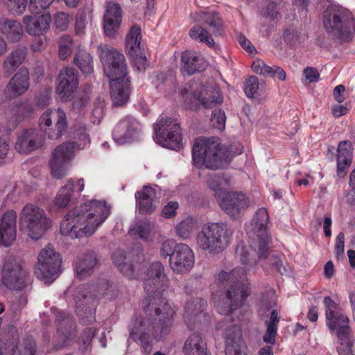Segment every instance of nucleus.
<instances>
[{
  "instance_id": "46",
  "label": "nucleus",
  "mask_w": 355,
  "mask_h": 355,
  "mask_svg": "<svg viewBox=\"0 0 355 355\" xmlns=\"http://www.w3.org/2000/svg\"><path fill=\"white\" fill-rule=\"evenodd\" d=\"M153 83L157 89L162 90L165 93L175 87L174 78L171 73H157L153 78Z\"/></svg>"
},
{
  "instance_id": "50",
  "label": "nucleus",
  "mask_w": 355,
  "mask_h": 355,
  "mask_svg": "<svg viewBox=\"0 0 355 355\" xmlns=\"http://www.w3.org/2000/svg\"><path fill=\"white\" fill-rule=\"evenodd\" d=\"M339 345L337 351L339 355H354L353 346L354 338L352 333L343 337H337Z\"/></svg>"
},
{
  "instance_id": "38",
  "label": "nucleus",
  "mask_w": 355,
  "mask_h": 355,
  "mask_svg": "<svg viewBox=\"0 0 355 355\" xmlns=\"http://www.w3.org/2000/svg\"><path fill=\"white\" fill-rule=\"evenodd\" d=\"M189 35L192 40L205 43L215 51L219 50V46L214 42L211 33H209L208 30L202 26H193L191 28Z\"/></svg>"
},
{
  "instance_id": "60",
  "label": "nucleus",
  "mask_w": 355,
  "mask_h": 355,
  "mask_svg": "<svg viewBox=\"0 0 355 355\" xmlns=\"http://www.w3.org/2000/svg\"><path fill=\"white\" fill-rule=\"evenodd\" d=\"M132 58L133 67L139 71H144L147 67L148 63L146 55L143 53H137L135 55L131 56Z\"/></svg>"
},
{
  "instance_id": "11",
  "label": "nucleus",
  "mask_w": 355,
  "mask_h": 355,
  "mask_svg": "<svg viewBox=\"0 0 355 355\" xmlns=\"http://www.w3.org/2000/svg\"><path fill=\"white\" fill-rule=\"evenodd\" d=\"M154 140L164 147L178 150L182 141L179 123L174 119L161 115L154 125Z\"/></svg>"
},
{
  "instance_id": "20",
  "label": "nucleus",
  "mask_w": 355,
  "mask_h": 355,
  "mask_svg": "<svg viewBox=\"0 0 355 355\" xmlns=\"http://www.w3.org/2000/svg\"><path fill=\"white\" fill-rule=\"evenodd\" d=\"M55 122V131L48 132L49 137L51 139H58L61 137L67 128V121L65 112L61 110H49L42 114L39 121V125L41 130H46L52 124V120Z\"/></svg>"
},
{
  "instance_id": "42",
  "label": "nucleus",
  "mask_w": 355,
  "mask_h": 355,
  "mask_svg": "<svg viewBox=\"0 0 355 355\" xmlns=\"http://www.w3.org/2000/svg\"><path fill=\"white\" fill-rule=\"evenodd\" d=\"M32 112L33 107L27 102H21L13 107L11 110L12 117L9 121L10 128H15L18 123L28 117Z\"/></svg>"
},
{
  "instance_id": "26",
  "label": "nucleus",
  "mask_w": 355,
  "mask_h": 355,
  "mask_svg": "<svg viewBox=\"0 0 355 355\" xmlns=\"http://www.w3.org/2000/svg\"><path fill=\"white\" fill-rule=\"evenodd\" d=\"M225 343L226 355H248L241 339V332L236 325H232L226 330Z\"/></svg>"
},
{
  "instance_id": "24",
  "label": "nucleus",
  "mask_w": 355,
  "mask_h": 355,
  "mask_svg": "<svg viewBox=\"0 0 355 355\" xmlns=\"http://www.w3.org/2000/svg\"><path fill=\"white\" fill-rule=\"evenodd\" d=\"M17 213L13 210L5 212L0 217V243L10 246L16 239Z\"/></svg>"
},
{
  "instance_id": "61",
  "label": "nucleus",
  "mask_w": 355,
  "mask_h": 355,
  "mask_svg": "<svg viewBox=\"0 0 355 355\" xmlns=\"http://www.w3.org/2000/svg\"><path fill=\"white\" fill-rule=\"evenodd\" d=\"M135 198L136 199H141L144 198V199L154 202L156 198V192L152 187H144L142 190L135 193Z\"/></svg>"
},
{
  "instance_id": "55",
  "label": "nucleus",
  "mask_w": 355,
  "mask_h": 355,
  "mask_svg": "<svg viewBox=\"0 0 355 355\" xmlns=\"http://www.w3.org/2000/svg\"><path fill=\"white\" fill-rule=\"evenodd\" d=\"M54 0H30L28 10L31 13L41 12L48 8Z\"/></svg>"
},
{
  "instance_id": "51",
  "label": "nucleus",
  "mask_w": 355,
  "mask_h": 355,
  "mask_svg": "<svg viewBox=\"0 0 355 355\" xmlns=\"http://www.w3.org/2000/svg\"><path fill=\"white\" fill-rule=\"evenodd\" d=\"M104 115V100L98 96L93 103L92 110V123H99Z\"/></svg>"
},
{
  "instance_id": "29",
  "label": "nucleus",
  "mask_w": 355,
  "mask_h": 355,
  "mask_svg": "<svg viewBox=\"0 0 355 355\" xmlns=\"http://www.w3.org/2000/svg\"><path fill=\"white\" fill-rule=\"evenodd\" d=\"M181 61L182 62V72L189 76L196 72H200L205 67V61L203 58L195 52L186 51L182 53Z\"/></svg>"
},
{
  "instance_id": "27",
  "label": "nucleus",
  "mask_w": 355,
  "mask_h": 355,
  "mask_svg": "<svg viewBox=\"0 0 355 355\" xmlns=\"http://www.w3.org/2000/svg\"><path fill=\"white\" fill-rule=\"evenodd\" d=\"M121 22V8L119 4L110 1L104 15L103 28L105 34L112 37L118 31Z\"/></svg>"
},
{
  "instance_id": "44",
  "label": "nucleus",
  "mask_w": 355,
  "mask_h": 355,
  "mask_svg": "<svg viewBox=\"0 0 355 355\" xmlns=\"http://www.w3.org/2000/svg\"><path fill=\"white\" fill-rule=\"evenodd\" d=\"M74 64L80 69L85 76L93 72V60L90 53L83 49H78L76 53Z\"/></svg>"
},
{
  "instance_id": "12",
  "label": "nucleus",
  "mask_w": 355,
  "mask_h": 355,
  "mask_svg": "<svg viewBox=\"0 0 355 355\" xmlns=\"http://www.w3.org/2000/svg\"><path fill=\"white\" fill-rule=\"evenodd\" d=\"M326 325L331 333L337 337H343L352 333L349 319L345 311L340 309L330 297L324 298Z\"/></svg>"
},
{
  "instance_id": "1",
  "label": "nucleus",
  "mask_w": 355,
  "mask_h": 355,
  "mask_svg": "<svg viewBox=\"0 0 355 355\" xmlns=\"http://www.w3.org/2000/svg\"><path fill=\"white\" fill-rule=\"evenodd\" d=\"M168 284L163 265L159 261L152 263L144 282L147 293L143 300L145 315L132 318L128 326L129 338L146 351L150 349L153 338L160 340L171 331L176 307L163 296Z\"/></svg>"
},
{
  "instance_id": "58",
  "label": "nucleus",
  "mask_w": 355,
  "mask_h": 355,
  "mask_svg": "<svg viewBox=\"0 0 355 355\" xmlns=\"http://www.w3.org/2000/svg\"><path fill=\"white\" fill-rule=\"evenodd\" d=\"M91 92V87L87 85L85 89V94L83 96L76 98L73 102V107L74 110L80 111L81 109L85 107L88 103L89 98V94Z\"/></svg>"
},
{
  "instance_id": "21",
  "label": "nucleus",
  "mask_w": 355,
  "mask_h": 355,
  "mask_svg": "<svg viewBox=\"0 0 355 355\" xmlns=\"http://www.w3.org/2000/svg\"><path fill=\"white\" fill-rule=\"evenodd\" d=\"M58 80L57 94L62 101H69L78 87L77 71L72 67H65L60 71Z\"/></svg>"
},
{
  "instance_id": "6",
  "label": "nucleus",
  "mask_w": 355,
  "mask_h": 355,
  "mask_svg": "<svg viewBox=\"0 0 355 355\" xmlns=\"http://www.w3.org/2000/svg\"><path fill=\"white\" fill-rule=\"evenodd\" d=\"M223 156L218 138L200 137L196 139L192 149V157L196 167L205 166L207 168L216 170L221 166Z\"/></svg>"
},
{
  "instance_id": "31",
  "label": "nucleus",
  "mask_w": 355,
  "mask_h": 355,
  "mask_svg": "<svg viewBox=\"0 0 355 355\" xmlns=\"http://www.w3.org/2000/svg\"><path fill=\"white\" fill-rule=\"evenodd\" d=\"M110 83V96L115 106L125 104L129 99V78L112 80Z\"/></svg>"
},
{
  "instance_id": "13",
  "label": "nucleus",
  "mask_w": 355,
  "mask_h": 355,
  "mask_svg": "<svg viewBox=\"0 0 355 355\" xmlns=\"http://www.w3.org/2000/svg\"><path fill=\"white\" fill-rule=\"evenodd\" d=\"M28 272L23 261L11 257L5 263L3 270V283L10 290L21 291L28 284Z\"/></svg>"
},
{
  "instance_id": "4",
  "label": "nucleus",
  "mask_w": 355,
  "mask_h": 355,
  "mask_svg": "<svg viewBox=\"0 0 355 355\" xmlns=\"http://www.w3.org/2000/svg\"><path fill=\"white\" fill-rule=\"evenodd\" d=\"M322 22L327 33L341 42H349L355 35V19L352 13L339 5L327 8Z\"/></svg>"
},
{
  "instance_id": "54",
  "label": "nucleus",
  "mask_w": 355,
  "mask_h": 355,
  "mask_svg": "<svg viewBox=\"0 0 355 355\" xmlns=\"http://www.w3.org/2000/svg\"><path fill=\"white\" fill-rule=\"evenodd\" d=\"M211 121L215 128L220 130H224L226 121L225 112L220 109L214 110L211 114Z\"/></svg>"
},
{
  "instance_id": "23",
  "label": "nucleus",
  "mask_w": 355,
  "mask_h": 355,
  "mask_svg": "<svg viewBox=\"0 0 355 355\" xmlns=\"http://www.w3.org/2000/svg\"><path fill=\"white\" fill-rule=\"evenodd\" d=\"M23 17V23L26 33L31 36H40L45 34L50 28L51 16L41 12L32 13Z\"/></svg>"
},
{
  "instance_id": "57",
  "label": "nucleus",
  "mask_w": 355,
  "mask_h": 355,
  "mask_svg": "<svg viewBox=\"0 0 355 355\" xmlns=\"http://www.w3.org/2000/svg\"><path fill=\"white\" fill-rule=\"evenodd\" d=\"M70 21L69 16L64 12H57L54 17L55 27L60 31H64Z\"/></svg>"
},
{
  "instance_id": "3",
  "label": "nucleus",
  "mask_w": 355,
  "mask_h": 355,
  "mask_svg": "<svg viewBox=\"0 0 355 355\" xmlns=\"http://www.w3.org/2000/svg\"><path fill=\"white\" fill-rule=\"evenodd\" d=\"M236 253L240 256L242 264L247 268L236 267L230 272H221L218 274L219 282L223 284L225 282H230L231 284L225 297L218 300L216 304L217 311L221 315H230L241 307L250 295V283L245 279V275L247 270H250V266L256 264V261H250V254L243 246H238Z\"/></svg>"
},
{
  "instance_id": "10",
  "label": "nucleus",
  "mask_w": 355,
  "mask_h": 355,
  "mask_svg": "<svg viewBox=\"0 0 355 355\" xmlns=\"http://www.w3.org/2000/svg\"><path fill=\"white\" fill-rule=\"evenodd\" d=\"M98 53L104 73L110 81L128 78L127 64L123 53L107 45H100Z\"/></svg>"
},
{
  "instance_id": "45",
  "label": "nucleus",
  "mask_w": 355,
  "mask_h": 355,
  "mask_svg": "<svg viewBox=\"0 0 355 355\" xmlns=\"http://www.w3.org/2000/svg\"><path fill=\"white\" fill-rule=\"evenodd\" d=\"M352 153L353 146L350 141H340L338 146L337 163L351 166Z\"/></svg>"
},
{
  "instance_id": "59",
  "label": "nucleus",
  "mask_w": 355,
  "mask_h": 355,
  "mask_svg": "<svg viewBox=\"0 0 355 355\" xmlns=\"http://www.w3.org/2000/svg\"><path fill=\"white\" fill-rule=\"evenodd\" d=\"M95 334L94 329L87 327L84 329L79 338V343L87 348L91 343Z\"/></svg>"
},
{
  "instance_id": "17",
  "label": "nucleus",
  "mask_w": 355,
  "mask_h": 355,
  "mask_svg": "<svg viewBox=\"0 0 355 355\" xmlns=\"http://www.w3.org/2000/svg\"><path fill=\"white\" fill-rule=\"evenodd\" d=\"M141 125L133 116H126L116 123L112 132L114 140L119 144L130 143L140 135Z\"/></svg>"
},
{
  "instance_id": "5",
  "label": "nucleus",
  "mask_w": 355,
  "mask_h": 355,
  "mask_svg": "<svg viewBox=\"0 0 355 355\" xmlns=\"http://www.w3.org/2000/svg\"><path fill=\"white\" fill-rule=\"evenodd\" d=\"M233 231L223 223H211L202 226L197 236L198 246L216 254L222 252L229 245Z\"/></svg>"
},
{
  "instance_id": "30",
  "label": "nucleus",
  "mask_w": 355,
  "mask_h": 355,
  "mask_svg": "<svg viewBox=\"0 0 355 355\" xmlns=\"http://www.w3.org/2000/svg\"><path fill=\"white\" fill-rule=\"evenodd\" d=\"M85 187L83 179H79L76 183L70 180L62 187L55 198V205L59 208L65 207L71 200L75 188L78 193L83 191Z\"/></svg>"
},
{
  "instance_id": "39",
  "label": "nucleus",
  "mask_w": 355,
  "mask_h": 355,
  "mask_svg": "<svg viewBox=\"0 0 355 355\" xmlns=\"http://www.w3.org/2000/svg\"><path fill=\"white\" fill-rule=\"evenodd\" d=\"M141 38V31L140 27L137 25L132 26L125 39L126 49L130 56L142 53Z\"/></svg>"
},
{
  "instance_id": "43",
  "label": "nucleus",
  "mask_w": 355,
  "mask_h": 355,
  "mask_svg": "<svg viewBox=\"0 0 355 355\" xmlns=\"http://www.w3.org/2000/svg\"><path fill=\"white\" fill-rule=\"evenodd\" d=\"M279 317L276 309H273L270 313L268 320L265 321L266 331L263 336V340L267 344L273 345L275 343V338L277 335L278 324Z\"/></svg>"
},
{
  "instance_id": "64",
  "label": "nucleus",
  "mask_w": 355,
  "mask_h": 355,
  "mask_svg": "<svg viewBox=\"0 0 355 355\" xmlns=\"http://www.w3.org/2000/svg\"><path fill=\"white\" fill-rule=\"evenodd\" d=\"M175 242L173 240H166L164 241L161 245L160 248V255L163 258H166L169 257L171 259V254L174 248L175 247Z\"/></svg>"
},
{
  "instance_id": "53",
  "label": "nucleus",
  "mask_w": 355,
  "mask_h": 355,
  "mask_svg": "<svg viewBox=\"0 0 355 355\" xmlns=\"http://www.w3.org/2000/svg\"><path fill=\"white\" fill-rule=\"evenodd\" d=\"M3 3L9 11L14 15H21L27 5L26 0H3Z\"/></svg>"
},
{
  "instance_id": "63",
  "label": "nucleus",
  "mask_w": 355,
  "mask_h": 355,
  "mask_svg": "<svg viewBox=\"0 0 355 355\" xmlns=\"http://www.w3.org/2000/svg\"><path fill=\"white\" fill-rule=\"evenodd\" d=\"M179 204L176 201L168 202L162 209V216L166 218H171L175 216Z\"/></svg>"
},
{
  "instance_id": "34",
  "label": "nucleus",
  "mask_w": 355,
  "mask_h": 355,
  "mask_svg": "<svg viewBox=\"0 0 355 355\" xmlns=\"http://www.w3.org/2000/svg\"><path fill=\"white\" fill-rule=\"evenodd\" d=\"M27 55L24 46H18L13 49L3 62V70L8 76L12 74L23 63Z\"/></svg>"
},
{
  "instance_id": "16",
  "label": "nucleus",
  "mask_w": 355,
  "mask_h": 355,
  "mask_svg": "<svg viewBox=\"0 0 355 355\" xmlns=\"http://www.w3.org/2000/svg\"><path fill=\"white\" fill-rule=\"evenodd\" d=\"M76 148L75 142H64L54 150L49 162L51 175L54 178L60 179L66 175Z\"/></svg>"
},
{
  "instance_id": "41",
  "label": "nucleus",
  "mask_w": 355,
  "mask_h": 355,
  "mask_svg": "<svg viewBox=\"0 0 355 355\" xmlns=\"http://www.w3.org/2000/svg\"><path fill=\"white\" fill-rule=\"evenodd\" d=\"M229 184L228 179L223 175L218 173H211L207 175L206 184L209 189L214 192V196L217 199H220L222 195L225 192V187Z\"/></svg>"
},
{
  "instance_id": "49",
  "label": "nucleus",
  "mask_w": 355,
  "mask_h": 355,
  "mask_svg": "<svg viewBox=\"0 0 355 355\" xmlns=\"http://www.w3.org/2000/svg\"><path fill=\"white\" fill-rule=\"evenodd\" d=\"M153 226V223L148 220H141L135 223L134 227L130 229V233L132 235H137L141 240L147 241Z\"/></svg>"
},
{
  "instance_id": "56",
  "label": "nucleus",
  "mask_w": 355,
  "mask_h": 355,
  "mask_svg": "<svg viewBox=\"0 0 355 355\" xmlns=\"http://www.w3.org/2000/svg\"><path fill=\"white\" fill-rule=\"evenodd\" d=\"M259 80L256 76H251L245 82L244 92L248 98H253L259 89Z\"/></svg>"
},
{
  "instance_id": "37",
  "label": "nucleus",
  "mask_w": 355,
  "mask_h": 355,
  "mask_svg": "<svg viewBox=\"0 0 355 355\" xmlns=\"http://www.w3.org/2000/svg\"><path fill=\"white\" fill-rule=\"evenodd\" d=\"M97 264V259L93 252H88L80 257L76 263L77 277L82 279L89 275Z\"/></svg>"
},
{
  "instance_id": "7",
  "label": "nucleus",
  "mask_w": 355,
  "mask_h": 355,
  "mask_svg": "<svg viewBox=\"0 0 355 355\" xmlns=\"http://www.w3.org/2000/svg\"><path fill=\"white\" fill-rule=\"evenodd\" d=\"M20 230L31 238L40 239L51 226V220L45 211L33 204L25 205L19 214Z\"/></svg>"
},
{
  "instance_id": "25",
  "label": "nucleus",
  "mask_w": 355,
  "mask_h": 355,
  "mask_svg": "<svg viewBox=\"0 0 355 355\" xmlns=\"http://www.w3.org/2000/svg\"><path fill=\"white\" fill-rule=\"evenodd\" d=\"M29 88V73L25 68L20 69L7 84L4 93L6 97L14 98L24 94Z\"/></svg>"
},
{
  "instance_id": "48",
  "label": "nucleus",
  "mask_w": 355,
  "mask_h": 355,
  "mask_svg": "<svg viewBox=\"0 0 355 355\" xmlns=\"http://www.w3.org/2000/svg\"><path fill=\"white\" fill-rule=\"evenodd\" d=\"M196 229V222L191 217H187L175 227L176 234L182 239L189 238Z\"/></svg>"
},
{
  "instance_id": "47",
  "label": "nucleus",
  "mask_w": 355,
  "mask_h": 355,
  "mask_svg": "<svg viewBox=\"0 0 355 355\" xmlns=\"http://www.w3.org/2000/svg\"><path fill=\"white\" fill-rule=\"evenodd\" d=\"M56 323L58 331L63 335H67L70 333L74 326L72 315L64 312H59L57 313Z\"/></svg>"
},
{
  "instance_id": "8",
  "label": "nucleus",
  "mask_w": 355,
  "mask_h": 355,
  "mask_svg": "<svg viewBox=\"0 0 355 355\" xmlns=\"http://www.w3.org/2000/svg\"><path fill=\"white\" fill-rule=\"evenodd\" d=\"M269 221L268 211L264 207L259 209L252 220L245 225V231L249 238L254 241V247L259 259H266L270 248V239L267 232Z\"/></svg>"
},
{
  "instance_id": "36",
  "label": "nucleus",
  "mask_w": 355,
  "mask_h": 355,
  "mask_svg": "<svg viewBox=\"0 0 355 355\" xmlns=\"http://www.w3.org/2000/svg\"><path fill=\"white\" fill-rule=\"evenodd\" d=\"M114 263L119 270L128 279L136 278L137 275L135 266L130 259V254L127 256L124 251L117 250L112 255Z\"/></svg>"
},
{
  "instance_id": "18",
  "label": "nucleus",
  "mask_w": 355,
  "mask_h": 355,
  "mask_svg": "<svg viewBox=\"0 0 355 355\" xmlns=\"http://www.w3.org/2000/svg\"><path fill=\"white\" fill-rule=\"evenodd\" d=\"M194 260L191 248L186 244L180 243L175 245L169 259V264L173 271L184 273L193 268Z\"/></svg>"
},
{
  "instance_id": "19",
  "label": "nucleus",
  "mask_w": 355,
  "mask_h": 355,
  "mask_svg": "<svg viewBox=\"0 0 355 355\" xmlns=\"http://www.w3.org/2000/svg\"><path fill=\"white\" fill-rule=\"evenodd\" d=\"M220 208L230 217L238 218L249 207V198L243 193L232 191L219 199Z\"/></svg>"
},
{
  "instance_id": "52",
  "label": "nucleus",
  "mask_w": 355,
  "mask_h": 355,
  "mask_svg": "<svg viewBox=\"0 0 355 355\" xmlns=\"http://www.w3.org/2000/svg\"><path fill=\"white\" fill-rule=\"evenodd\" d=\"M276 304V300L274 293L272 291H267L262 294L259 302V311L264 313L266 311L272 309Z\"/></svg>"
},
{
  "instance_id": "62",
  "label": "nucleus",
  "mask_w": 355,
  "mask_h": 355,
  "mask_svg": "<svg viewBox=\"0 0 355 355\" xmlns=\"http://www.w3.org/2000/svg\"><path fill=\"white\" fill-rule=\"evenodd\" d=\"M138 203L139 211L142 214H151L155 209L154 202L146 199H137Z\"/></svg>"
},
{
  "instance_id": "40",
  "label": "nucleus",
  "mask_w": 355,
  "mask_h": 355,
  "mask_svg": "<svg viewBox=\"0 0 355 355\" xmlns=\"http://www.w3.org/2000/svg\"><path fill=\"white\" fill-rule=\"evenodd\" d=\"M6 353L12 355H35L36 352L35 342L30 338L23 340L19 345L12 341L11 344L5 347Z\"/></svg>"
},
{
  "instance_id": "28",
  "label": "nucleus",
  "mask_w": 355,
  "mask_h": 355,
  "mask_svg": "<svg viewBox=\"0 0 355 355\" xmlns=\"http://www.w3.org/2000/svg\"><path fill=\"white\" fill-rule=\"evenodd\" d=\"M191 15L196 22L207 26L213 35L219 36L223 34V21L218 13L215 12L200 11L191 14Z\"/></svg>"
},
{
  "instance_id": "35",
  "label": "nucleus",
  "mask_w": 355,
  "mask_h": 355,
  "mask_svg": "<svg viewBox=\"0 0 355 355\" xmlns=\"http://www.w3.org/2000/svg\"><path fill=\"white\" fill-rule=\"evenodd\" d=\"M206 301L201 298L191 299L187 301L183 318L189 328H193L198 316L204 311Z\"/></svg>"
},
{
  "instance_id": "2",
  "label": "nucleus",
  "mask_w": 355,
  "mask_h": 355,
  "mask_svg": "<svg viewBox=\"0 0 355 355\" xmlns=\"http://www.w3.org/2000/svg\"><path fill=\"white\" fill-rule=\"evenodd\" d=\"M110 207L105 202L93 200L70 210L60 223V233L73 239L92 235L107 218Z\"/></svg>"
},
{
  "instance_id": "22",
  "label": "nucleus",
  "mask_w": 355,
  "mask_h": 355,
  "mask_svg": "<svg viewBox=\"0 0 355 355\" xmlns=\"http://www.w3.org/2000/svg\"><path fill=\"white\" fill-rule=\"evenodd\" d=\"M44 142V136L41 131L29 129L17 137L15 148L19 153H28L40 148Z\"/></svg>"
},
{
  "instance_id": "33",
  "label": "nucleus",
  "mask_w": 355,
  "mask_h": 355,
  "mask_svg": "<svg viewBox=\"0 0 355 355\" xmlns=\"http://www.w3.org/2000/svg\"><path fill=\"white\" fill-rule=\"evenodd\" d=\"M185 355H207V343L202 336L197 332L192 333L186 339L183 349Z\"/></svg>"
},
{
  "instance_id": "32",
  "label": "nucleus",
  "mask_w": 355,
  "mask_h": 355,
  "mask_svg": "<svg viewBox=\"0 0 355 355\" xmlns=\"http://www.w3.org/2000/svg\"><path fill=\"white\" fill-rule=\"evenodd\" d=\"M0 33L10 42H17L23 36V28L20 22L15 19L0 17Z\"/></svg>"
},
{
  "instance_id": "9",
  "label": "nucleus",
  "mask_w": 355,
  "mask_h": 355,
  "mask_svg": "<svg viewBox=\"0 0 355 355\" xmlns=\"http://www.w3.org/2000/svg\"><path fill=\"white\" fill-rule=\"evenodd\" d=\"M62 259L52 245L49 244L38 254L35 266L36 277L46 284H51L61 272Z\"/></svg>"
},
{
  "instance_id": "14",
  "label": "nucleus",
  "mask_w": 355,
  "mask_h": 355,
  "mask_svg": "<svg viewBox=\"0 0 355 355\" xmlns=\"http://www.w3.org/2000/svg\"><path fill=\"white\" fill-rule=\"evenodd\" d=\"M181 95L185 107L191 110H198L200 105L205 108H213L223 101L219 89L214 88L201 89L198 93L183 89Z\"/></svg>"
},
{
  "instance_id": "15",
  "label": "nucleus",
  "mask_w": 355,
  "mask_h": 355,
  "mask_svg": "<svg viewBox=\"0 0 355 355\" xmlns=\"http://www.w3.org/2000/svg\"><path fill=\"white\" fill-rule=\"evenodd\" d=\"M92 288L89 285H81L74 293L76 312L83 324L90 323L95 319L97 296L92 293Z\"/></svg>"
}]
</instances>
